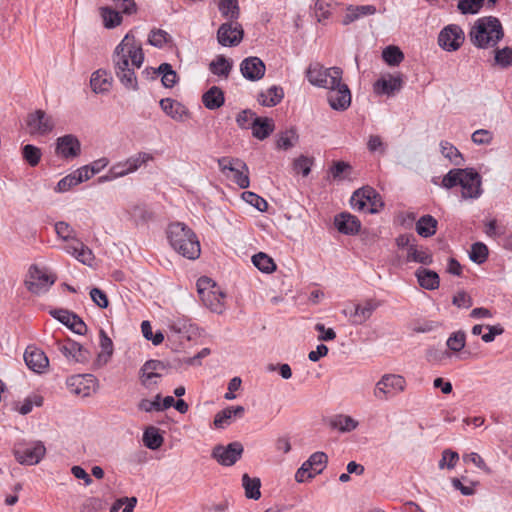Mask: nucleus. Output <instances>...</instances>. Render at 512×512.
<instances>
[{
	"instance_id": "nucleus-62",
	"label": "nucleus",
	"mask_w": 512,
	"mask_h": 512,
	"mask_svg": "<svg viewBox=\"0 0 512 512\" xmlns=\"http://www.w3.org/2000/svg\"><path fill=\"white\" fill-rule=\"evenodd\" d=\"M459 459V455L457 452H454L450 449H446L442 453V458L439 461V468L443 469L447 466L448 469H452L455 467L456 462Z\"/></svg>"
},
{
	"instance_id": "nucleus-35",
	"label": "nucleus",
	"mask_w": 512,
	"mask_h": 512,
	"mask_svg": "<svg viewBox=\"0 0 512 512\" xmlns=\"http://www.w3.org/2000/svg\"><path fill=\"white\" fill-rule=\"evenodd\" d=\"M406 262H415L423 265H430L433 262V257L427 248L418 247L415 243L407 251Z\"/></svg>"
},
{
	"instance_id": "nucleus-52",
	"label": "nucleus",
	"mask_w": 512,
	"mask_h": 512,
	"mask_svg": "<svg viewBox=\"0 0 512 512\" xmlns=\"http://www.w3.org/2000/svg\"><path fill=\"white\" fill-rule=\"evenodd\" d=\"M495 64L499 67L506 69L512 65V48L504 47L502 49H496L494 51Z\"/></svg>"
},
{
	"instance_id": "nucleus-60",
	"label": "nucleus",
	"mask_w": 512,
	"mask_h": 512,
	"mask_svg": "<svg viewBox=\"0 0 512 512\" xmlns=\"http://www.w3.org/2000/svg\"><path fill=\"white\" fill-rule=\"evenodd\" d=\"M332 0H317L315 3V15L319 22L324 21L330 16V7Z\"/></svg>"
},
{
	"instance_id": "nucleus-57",
	"label": "nucleus",
	"mask_w": 512,
	"mask_h": 512,
	"mask_svg": "<svg viewBox=\"0 0 512 512\" xmlns=\"http://www.w3.org/2000/svg\"><path fill=\"white\" fill-rule=\"evenodd\" d=\"M306 461L310 462V466L316 476L322 472L325 464L327 463V455L324 452H315Z\"/></svg>"
},
{
	"instance_id": "nucleus-22",
	"label": "nucleus",
	"mask_w": 512,
	"mask_h": 512,
	"mask_svg": "<svg viewBox=\"0 0 512 512\" xmlns=\"http://www.w3.org/2000/svg\"><path fill=\"white\" fill-rule=\"evenodd\" d=\"M334 224L338 231L345 235H355L361 228L360 220L348 212L335 216Z\"/></svg>"
},
{
	"instance_id": "nucleus-16",
	"label": "nucleus",
	"mask_w": 512,
	"mask_h": 512,
	"mask_svg": "<svg viewBox=\"0 0 512 512\" xmlns=\"http://www.w3.org/2000/svg\"><path fill=\"white\" fill-rule=\"evenodd\" d=\"M465 39L462 28L458 25H448L441 30L438 36V43L446 51L458 50Z\"/></svg>"
},
{
	"instance_id": "nucleus-4",
	"label": "nucleus",
	"mask_w": 512,
	"mask_h": 512,
	"mask_svg": "<svg viewBox=\"0 0 512 512\" xmlns=\"http://www.w3.org/2000/svg\"><path fill=\"white\" fill-rule=\"evenodd\" d=\"M54 227L57 236L67 243L64 251L82 264L92 266L95 259L94 253L77 237L74 228L65 221L56 222Z\"/></svg>"
},
{
	"instance_id": "nucleus-42",
	"label": "nucleus",
	"mask_w": 512,
	"mask_h": 512,
	"mask_svg": "<svg viewBox=\"0 0 512 512\" xmlns=\"http://www.w3.org/2000/svg\"><path fill=\"white\" fill-rule=\"evenodd\" d=\"M441 153L445 158H448L454 165L460 166L464 162V158L460 151L450 142H440Z\"/></svg>"
},
{
	"instance_id": "nucleus-37",
	"label": "nucleus",
	"mask_w": 512,
	"mask_h": 512,
	"mask_svg": "<svg viewBox=\"0 0 512 512\" xmlns=\"http://www.w3.org/2000/svg\"><path fill=\"white\" fill-rule=\"evenodd\" d=\"M233 62L224 55H218L210 64L212 74L227 78L232 70Z\"/></svg>"
},
{
	"instance_id": "nucleus-31",
	"label": "nucleus",
	"mask_w": 512,
	"mask_h": 512,
	"mask_svg": "<svg viewBox=\"0 0 512 512\" xmlns=\"http://www.w3.org/2000/svg\"><path fill=\"white\" fill-rule=\"evenodd\" d=\"M403 84L402 76H392L390 75L388 79L381 78L378 79L374 84V90L377 93L391 95L395 91L400 90Z\"/></svg>"
},
{
	"instance_id": "nucleus-5",
	"label": "nucleus",
	"mask_w": 512,
	"mask_h": 512,
	"mask_svg": "<svg viewBox=\"0 0 512 512\" xmlns=\"http://www.w3.org/2000/svg\"><path fill=\"white\" fill-rule=\"evenodd\" d=\"M350 204L354 210L371 214L379 212L384 205L380 195L369 186L356 190L351 196Z\"/></svg>"
},
{
	"instance_id": "nucleus-9",
	"label": "nucleus",
	"mask_w": 512,
	"mask_h": 512,
	"mask_svg": "<svg viewBox=\"0 0 512 512\" xmlns=\"http://www.w3.org/2000/svg\"><path fill=\"white\" fill-rule=\"evenodd\" d=\"M55 280L56 278L44 269L37 265H31L24 283L29 292L39 295L47 292Z\"/></svg>"
},
{
	"instance_id": "nucleus-15",
	"label": "nucleus",
	"mask_w": 512,
	"mask_h": 512,
	"mask_svg": "<svg viewBox=\"0 0 512 512\" xmlns=\"http://www.w3.org/2000/svg\"><path fill=\"white\" fill-rule=\"evenodd\" d=\"M169 364L160 360L151 359L146 361L140 369V382L146 387L150 388L152 384H156L157 378H161L164 372L169 369Z\"/></svg>"
},
{
	"instance_id": "nucleus-55",
	"label": "nucleus",
	"mask_w": 512,
	"mask_h": 512,
	"mask_svg": "<svg viewBox=\"0 0 512 512\" xmlns=\"http://www.w3.org/2000/svg\"><path fill=\"white\" fill-rule=\"evenodd\" d=\"M170 39V35L162 29H153L149 33L148 42L150 45L162 48Z\"/></svg>"
},
{
	"instance_id": "nucleus-27",
	"label": "nucleus",
	"mask_w": 512,
	"mask_h": 512,
	"mask_svg": "<svg viewBox=\"0 0 512 512\" xmlns=\"http://www.w3.org/2000/svg\"><path fill=\"white\" fill-rule=\"evenodd\" d=\"M274 121L268 117H255L251 123L252 135L259 139H266L274 131Z\"/></svg>"
},
{
	"instance_id": "nucleus-33",
	"label": "nucleus",
	"mask_w": 512,
	"mask_h": 512,
	"mask_svg": "<svg viewBox=\"0 0 512 512\" xmlns=\"http://www.w3.org/2000/svg\"><path fill=\"white\" fill-rule=\"evenodd\" d=\"M376 11L377 10L374 5H351L347 8V12L342 19V24L349 25L352 22L358 20L360 17L375 14Z\"/></svg>"
},
{
	"instance_id": "nucleus-7",
	"label": "nucleus",
	"mask_w": 512,
	"mask_h": 512,
	"mask_svg": "<svg viewBox=\"0 0 512 512\" xmlns=\"http://www.w3.org/2000/svg\"><path fill=\"white\" fill-rule=\"evenodd\" d=\"M218 166L223 174H227V171L231 172L233 182L241 189L249 187V169L244 161L239 158L222 157L218 159Z\"/></svg>"
},
{
	"instance_id": "nucleus-17",
	"label": "nucleus",
	"mask_w": 512,
	"mask_h": 512,
	"mask_svg": "<svg viewBox=\"0 0 512 512\" xmlns=\"http://www.w3.org/2000/svg\"><path fill=\"white\" fill-rule=\"evenodd\" d=\"M460 182L462 188L461 196L464 199H476L481 196V176L473 168H465Z\"/></svg>"
},
{
	"instance_id": "nucleus-53",
	"label": "nucleus",
	"mask_w": 512,
	"mask_h": 512,
	"mask_svg": "<svg viewBox=\"0 0 512 512\" xmlns=\"http://www.w3.org/2000/svg\"><path fill=\"white\" fill-rule=\"evenodd\" d=\"M484 6L483 0H459L457 8L464 14H477Z\"/></svg>"
},
{
	"instance_id": "nucleus-49",
	"label": "nucleus",
	"mask_w": 512,
	"mask_h": 512,
	"mask_svg": "<svg viewBox=\"0 0 512 512\" xmlns=\"http://www.w3.org/2000/svg\"><path fill=\"white\" fill-rule=\"evenodd\" d=\"M465 170L461 168L451 169L442 179V187L446 189H451L455 186L460 185V182L463 181L462 175Z\"/></svg>"
},
{
	"instance_id": "nucleus-63",
	"label": "nucleus",
	"mask_w": 512,
	"mask_h": 512,
	"mask_svg": "<svg viewBox=\"0 0 512 512\" xmlns=\"http://www.w3.org/2000/svg\"><path fill=\"white\" fill-rule=\"evenodd\" d=\"M137 503V499L135 497H131V498H128V497H124V498H120L118 499L114 504L113 506L111 507V511L110 512H118V510L124 506L123 508V511L122 512H133L134 510V507Z\"/></svg>"
},
{
	"instance_id": "nucleus-54",
	"label": "nucleus",
	"mask_w": 512,
	"mask_h": 512,
	"mask_svg": "<svg viewBox=\"0 0 512 512\" xmlns=\"http://www.w3.org/2000/svg\"><path fill=\"white\" fill-rule=\"evenodd\" d=\"M153 160V156L146 152H139L129 157L125 162L130 173L136 171L141 165Z\"/></svg>"
},
{
	"instance_id": "nucleus-43",
	"label": "nucleus",
	"mask_w": 512,
	"mask_h": 512,
	"mask_svg": "<svg viewBox=\"0 0 512 512\" xmlns=\"http://www.w3.org/2000/svg\"><path fill=\"white\" fill-rule=\"evenodd\" d=\"M143 442L147 448L151 450H156L162 446L164 438L159 433V430L157 428L150 427L146 429L143 434Z\"/></svg>"
},
{
	"instance_id": "nucleus-51",
	"label": "nucleus",
	"mask_w": 512,
	"mask_h": 512,
	"mask_svg": "<svg viewBox=\"0 0 512 512\" xmlns=\"http://www.w3.org/2000/svg\"><path fill=\"white\" fill-rule=\"evenodd\" d=\"M168 327L172 332L189 339L188 333L192 327L190 320L185 318H176L170 321Z\"/></svg>"
},
{
	"instance_id": "nucleus-19",
	"label": "nucleus",
	"mask_w": 512,
	"mask_h": 512,
	"mask_svg": "<svg viewBox=\"0 0 512 512\" xmlns=\"http://www.w3.org/2000/svg\"><path fill=\"white\" fill-rule=\"evenodd\" d=\"M55 153L63 159H74L81 154V142L77 136L66 134L56 139Z\"/></svg>"
},
{
	"instance_id": "nucleus-8",
	"label": "nucleus",
	"mask_w": 512,
	"mask_h": 512,
	"mask_svg": "<svg viewBox=\"0 0 512 512\" xmlns=\"http://www.w3.org/2000/svg\"><path fill=\"white\" fill-rule=\"evenodd\" d=\"M406 387V381L403 376L396 374H385L376 383L373 394L378 400H387L400 392Z\"/></svg>"
},
{
	"instance_id": "nucleus-3",
	"label": "nucleus",
	"mask_w": 512,
	"mask_h": 512,
	"mask_svg": "<svg viewBox=\"0 0 512 512\" xmlns=\"http://www.w3.org/2000/svg\"><path fill=\"white\" fill-rule=\"evenodd\" d=\"M172 248L185 258L195 260L200 256L199 240L193 230L181 222L172 223L167 229Z\"/></svg>"
},
{
	"instance_id": "nucleus-40",
	"label": "nucleus",
	"mask_w": 512,
	"mask_h": 512,
	"mask_svg": "<svg viewBox=\"0 0 512 512\" xmlns=\"http://www.w3.org/2000/svg\"><path fill=\"white\" fill-rule=\"evenodd\" d=\"M252 263L258 270L263 273H272L276 270V264L274 260L263 252H259L252 256Z\"/></svg>"
},
{
	"instance_id": "nucleus-64",
	"label": "nucleus",
	"mask_w": 512,
	"mask_h": 512,
	"mask_svg": "<svg viewBox=\"0 0 512 512\" xmlns=\"http://www.w3.org/2000/svg\"><path fill=\"white\" fill-rule=\"evenodd\" d=\"M452 304L458 308L468 309L473 305V299L467 292L459 291L453 296Z\"/></svg>"
},
{
	"instance_id": "nucleus-11",
	"label": "nucleus",
	"mask_w": 512,
	"mask_h": 512,
	"mask_svg": "<svg viewBox=\"0 0 512 512\" xmlns=\"http://www.w3.org/2000/svg\"><path fill=\"white\" fill-rule=\"evenodd\" d=\"M46 447L41 441H34L14 449V456L20 464L35 465L45 456Z\"/></svg>"
},
{
	"instance_id": "nucleus-61",
	"label": "nucleus",
	"mask_w": 512,
	"mask_h": 512,
	"mask_svg": "<svg viewBox=\"0 0 512 512\" xmlns=\"http://www.w3.org/2000/svg\"><path fill=\"white\" fill-rule=\"evenodd\" d=\"M43 404V398L40 395H32L27 397L23 404L18 409L19 413L22 415H26L30 413L34 406L40 407Z\"/></svg>"
},
{
	"instance_id": "nucleus-25",
	"label": "nucleus",
	"mask_w": 512,
	"mask_h": 512,
	"mask_svg": "<svg viewBox=\"0 0 512 512\" xmlns=\"http://www.w3.org/2000/svg\"><path fill=\"white\" fill-rule=\"evenodd\" d=\"M200 298L204 305L212 312L222 313L224 309L223 299L225 294L219 290L204 291L200 289Z\"/></svg>"
},
{
	"instance_id": "nucleus-30",
	"label": "nucleus",
	"mask_w": 512,
	"mask_h": 512,
	"mask_svg": "<svg viewBox=\"0 0 512 512\" xmlns=\"http://www.w3.org/2000/svg\"><path fill=\"white\" fill-rule=\"evenodd\" d=\"M415 276L419 285L424 289L435 290L440 285L439 275L433 270L420 267L416 270Z\"/></svg>"
},
{
	"instance_id": "nucleus-45",
	"label": "nucleus",
	"mask_w": 512,
	"mask_h": 512,
	"mask_svg": "<svg viewBox=\"0 0 512 512\" xmlns=\"http://www.w3.org/2000/svg\"><path fill=\"white\" fill-rule=\"evenodd\" d=\"M382 58L389 66H397L404 60V54L399 47L390 45L383 50Z\"/></svg>"
},
{
	"instance_id": "nucleus-23",
	"label": "nucleus",
	"mask_w": 512,
	"mask_h": 512,
	"mask_svg": "<svg viewBox=\"0 0 512 512\" xmlns=\"http://www.w3.org/2000/svg\"><path fill=\"white\" fill-rule=\"evenodd\" d=\"M245 408L243 406H229L219 411L213 421V425L217 429H224L231 424L232 418H241L244 415Z\"/></svg>"
},
{
	"instance_id": "nucleus-10",
	"label": "nucleus",
	"mask_w": 512,
	"mask_h": 512,
	"mask_svg": "<svg viewBox=\"0 0 512 512\" xmlns=\"http://www.w3.org/2000/svg\"><path fill=\"white\" fill-rule=\"evenodd\" d=\"M243 38V27L236 20L221 24L217 30V41L224 47L237 46L242 42Z\"/></svg>"
},
{
	"instance_id": "nucleus-34",
	"label": "nucleus",
	"mask_w": 512,
	"mask_h": 512,
	"mask_svg": "<svg viewBox=\"0 0 512 512\" xmlns=\"http://www.w3.org/2000/svg\"><path fill=\"white\" fill-rule=\"evenodd\" d=\"M157 75H162L161 82L166 88H172L178 81V75L169 63H162L156 70H152V79Z\"/></svg>"
},
{
	"instance_id": "nucleus-21",
	"label": "nucleus",
	"mask_w": 512,
	"mask_h": 512,
	"mask_svg": "<svg viewBox=\"0 0 512 512\" xmlns=\"http://www.w3.org/2000/svg\"><path fill=\"white\" fill-rule=\"evenodd\" d=\"M380 306V302L374 299H368L363 304H357L354 312L350 314V322L353 325L364 324Z\"/></svg>"
},
{
	"instance_id": "nucleus-2",
	"label": "nucleus",
	"mask_w": 512,
	"mask_h": 512,
	"mask_svg": "<svg viewBox=\"0 0 512 512\" xmlns=\"http://www.w3.org/2000/svg\"><path fill=\"white\" fill-rule=\"evenodd\" d=\"M471 43L479 49L495 47L504 37L500 20L494 16L477 19L468 34Z\"/></svg>"
},
{
	"instance_id": "nucleus-58",
	"label": "nucleus",
	"mask_w": 512,
	"mask_h": 512,
	"mask_svg": "<svg viewBox=\"0 0 512 512\" xmlns=\"http://www.w3.org/2000/svg\"><path fill=\"white\" fill-rule=\"evenodd\" d=\"M313 160L304 155L299 156L294 160L293 169L297 173H301L304 177L308 176L311 171Z\"/></svg>"
},
{
	"instance_id": "nucleus-38",
	"label": "nucleus",
	"mask_w": 512,
	"mask_h": 512,
	"mask_svg": "<svg viewBox=\"0 0 512 512\" xmlns=\"http://www.w3.org/2000/svg\"><path fill=\"white\" fill-rule=\"evenodd\" d=\"M242 485L245 489V496L247 498L258 500L261 497V482L259 478H251L247 473H245L242 476Z\"/></svg>"
},
{
	"instance_id": "nucleus-13",
	"label": "nucleus",
	"mask_w": 512,
	"mask_h": 512,
	"mask_svg": "<svg viewBox=\"0 0 512 512\" xmlns=\"http://www.w3.org/2000/svg\"><path fill=\"white\" fill-rule=\"evenodd\" d=\"M327 101L333 110L344 111L351 104V92L348 86L339 80L337 84L329 85L327 88Z\"/></svg>"
},
{
	"instance_id": "nucleus-18",
	"label": "nucleus",
	"mask_w": 512,
	"mask_h": 512,
	"mask_svg": "<svg viewBox=\"0 0 512 512\" xmlns=\"http://www.w3.org/2000/svg\"><path fill=\"white\" fill-rule=\"evenodd\" d=\"M68 386L75 395L88 397L96 392L98 381L92 374L75 375L68 380Z\"/></svg>"
},
{
	"instance_id": "nucleus-39",
	"label": "nucleus",
	"mask_w": 512,
	"mask_h": 512,
	"mask_svg": "<svg viewBox=\"0 0 512 512\" xmlns=\"http://www.w3.org/2000/svg\"><path fill=\"white\" fill-rule=\"evenodd\" d=\"M218 9L224 18L237 20L240 16L238 0H222L218 3Z\"/></svg>"
},
{
	"instance_id": "nucleus-28",
	"label": "nucleus",
	"mask_w": 512,
	"mask_h": 512,
	"mask_svg": "<svg viewBox=\"0 0 512 512\" xmlns=\"http://www.w3.org/2000/svg\"><path fill=\"white\" fill-rule=\"evenodd\" d=\"M202 103L209 110H217L225 103L224 92L218 86H212L203 93Z\"/></svg>"
},
{
	"instance_id": "nucleus-20",
	"label": "nucleus",
	"mask_w": 512,
	"mask_h": 512,
	"mask_svg": "<svg viewBox=\"0 0 512 512\" xmlns=\"http://www.w3.org/2000/svg\"><path fill=\"white\" fill-rule=\"evenodd\" d=\"M266 66L264 62L256 56H250L242 60L240 72L242 76L249 81H258L265 75Z\"/></svg>"
},
{
	"instance_id": "nucleus-56",
	"label": "nucleus",
	"mask_w": 512,
	"mask_h": 512,
	"mask_svg": "<svg viewBox=\"0 0 512 512\" xmlns=\"http://www.w3.org/2000/svg\"><path fill=\"white\" fill-rule=\"evenodd\" d=\"M466 335L463 331H457L451 334L446 344L447 347L453 352L461 351L465 346Z\"/></svg>"
},
{
	"instance_id": "nucleus-32",
	"label": "nucleus",
	"mask_w": 512,
	"mask_h": 512,
	"mask_svg": "<svg viewBox=\"0 0 512 512\" xmlns=\"http://www.w3.org/2000/svg\"><path fill=\"white\" fill-rule=\"evenodd\" d=\"M284 97L283 88L280 86H272L266 91L258 94V102L265 107H273L279 104Z\"/></svg>"
},
{
	"instance_id": "nucleus-44",
	"label": "nucleus",
	"mask_w": 512,
	"mask_h": 512,
	"mask_svg": "<svg viewBox=\"0 0 512 512\" xmlns=\"http://www.w3.org/2000/svg\"><path fill=\"white\" fill-rule=\"evenodd\" d=\"M100 15L102 17L104 26L108 29L115 28L122 22V16L120 13L108 6L100 8Z\"/></svg>"
},
{
	"instance_id": "nucleus-12",
	"label": "nucleus",
	"mask_w": 512,
	"mask_h": 512,
	"mask_svg": "<svg viewBox=\"0 0 512 512\" xmlns=\"http://www.w3.org/2000/svg\"><path fill=\"white\" fill-rule=\"evenodd\" d=\"M243 451V445L238 441H234L227 446L216 445L212 450L211 456L222 466H232L241 458Z\"/></svg>"
},
{
	"instance_id": "nucleus-50",
	"label": "nucleus",
	"mask_w": 512,
	"mask_h": 512,
	"mask_svg": "<svg viewBox=\"0 0 512 512\" xmlns=\"http://www.w3.org/2000/svg\"><path fill=\"white\" fill-rule=\"evenodd\" d=\"M242 199L256 208L260 212H265L268 209V203L267 201L262 198L261 196L257 195L254 192L251 191H245L242 193Z\"/></svg>"
},
{
	"instance_id": "nucleus-24",
	"label": "nucleus",
	"mask_w": 512,
	"mask_h": 512,
	"mask_svg": "<svg viewBox=\"0 0 512 512\" xmlns=\"http://www.w3.org/2000/svg\"><path fill=\"white\" fill-rule=\"evenodd\" d=\"M26 365L34 372H42L49 364V360L45 353L39 349L27 348L24 353Z\"/></svg>"
},
{
	"instance_id": "nucleus-36",
	"label": "nucleus",
	"mask_w": 512,
	"mask_h": 512,
	"mask_svg": "<svg viewBox=\"0 0 512 512\" xmlns=\"http://www.w3.org/2000/svg\"><path fill=\"white\" fill-rule=\"evenodd\" d=\"M437 220L431 215H423L416 222V232L424 237L428 238L433 236L437 231Z\"/></svg>"
},
{
	"instance_id": "nucleus-29",
	"label": "nucleus",
	"mask_w": 512,
	"mask_h": 512,
	"mask_svg": "<svg viewBox=\"0 0 512 512\" xmlns=\"http://www.w3.org/2000/svg\"><path fill=\"white\" fill-rule=\"evenodd\" d=\"M112 80L111 75L107 71L99 69L92 74L90 85L93 92L97 94L106 93L112 86Z\"/></svg>"
},
{
	"instance_id": "nucleus-48",
	"label": "nucleus",
	"mask_w": 512,
	"mask_h": 512,
	"mask_svg": "<svg viewBox=\"0 0 512 512\" xmlns=\"http://www.w3.org/2000/svg\"><path fill=\"white\" fill-rule=\"evenodd\" d=\"M331 425L341 432H350L357 428L358 422L350 416L339 415L332 420Z\"/></svg>"
},
{
	"instance_id": "nucleus-1",
	"label": "nucleus",
	"mask_w": 512,
	"mask_h": 512,
	"mask_svg": "<svg viewBox=\"0 0 512 512\" xmlns=\"http://www.w3.org/2000/svg\"><path fill=\"white\" fill-rule=\"evenodd\" d=\"M112 62L114 72L120 83L129 90L137 91L138 81L135 68H140L144 62L141 43L131 34H126L116 46Z\"/></svg>"
},
{
	"instance_id": "nucleus-47",
	"label": "nucleus",
	"mask_w": 512,
	"mask_h": 512,
	"mask_svg": "<svg viewBox=\"0 0 512 512\" xmlns=\"http://www.w3.org/2000/svg\"><path fill=\"white\" fill-rule=\"evenodd\" d=\"M488 254V247L482 242H476L471 246L469 258L476 264H482L487 260Z\"/></svg>"
},
{
	"instance_id": "nucleus-14",
	"label": "nucleus",
	"mask_w": 512,
	"mask_h": 512,
	"mask_svg": "<svg viewBox=\"0 0 512 512\" xmlns=\"http://www.w3.org/2000/svg\"><path fill=\"white\" fill-rule=\"evenodd\" d=\"M26 124L30 135L41 136L49 134L55 126L53 118L40 109L28 114Z\"/></svg>"
},
{
	"instance_id": "nucleus-46",
	"label": "nucleus",
	"mask_w": 512,
	"mask_h": 512,
	"mask_svg": "<svg viewBox=\"0 0 512 512\" xmlns=\"http://www.w3.org/2000/svg\"><path fill=\"white\" fill-rule=\"evenodd\" d=\"M22 157L31 167H35L41 160L42 152L37 146L26 144L22 147Z\"/></svg>"
},
{
	"instance_id": "nucleus-41",
	"label": "nucleus",
	"mask_w": 512,
	"mask_h": 512,
	"mask_svg": "<svg viewBox=\"0 0 512 512\" xmlns=\"http://www.w3.org/2000/svg\"><path fill=\"white\" fill-rule=\"evenodd\" d=\"M299 136L295 128L287 129L278 135L277 148L282 150H288L295 146L298 142Z\"/></svg>"
},
{
	"instance_id": "nucleus-59",
	"label": "nucleus",
	"mask_w": 512,
	"mask_h": 512,
	"mask_svg": "<svg viewBox=\"0 0 512 512\" xmlns=\"http://www.w3.org/2000/svg\"><path fill=\"white\" fill-rule=\"evenodd\" d=\"M129 173H130V171L127 167L126 162H120V163H117L114 166H112L109 170V174L106 176L100 177L99 180L107 181V180H111V179H114L117 177H123Z\"/></svg>"
},
{
	"instance_id": "nucleus-26",
	"label": "nucleus",
	"mask_w": 512,
	"mask_h": 512,
	"mask_svg": "<svg viewBox=\"0 0 512 512\" xmlns=\"http://www.w3.org/2000/svg\"><path fill=\"white\" fill-rule=\"evenodd\" d=\"M159 104L163 112L176 121H183L184 117L188 115L186 107L174 99L164 98L160 100Z\"/></svg>"
},
{
	"instance_id": "nucleus-6",
	"label": "nucleus",
	"mask_w": 512,
	"mask_h": 512,
	"mask_svg": "<svg viewBox=\"0 0 512 512\" xmlns=\"http://www.w3.org/2000/svg\"><path fill=\"white\" fill-rule=\"evenodd\" d=\"M343 71L339 67L325 68L316 63L311 64L306 72L308 81L318 87L327 88L329 85L337 84L342 80Z\"/></svg>"
}]
</instances>
